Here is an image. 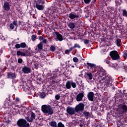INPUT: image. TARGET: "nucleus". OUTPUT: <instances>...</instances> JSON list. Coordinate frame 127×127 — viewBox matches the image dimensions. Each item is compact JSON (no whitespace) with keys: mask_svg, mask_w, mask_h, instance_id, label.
I'll return each instance as SVG.
<instances>
[{"mask_svg":"<svg viewBox=\"0 0 127 127\" xmlns=\"http://www.w3.org/2000/svg\"><path fill=\"white\" fill-rule=\"evenodd\" d=\"M98 71L100 77L102 78L101 79L99 80V83H100V84H104V86L107 88L109 87V86H112V83H111L112 79L110 77L106 75L107 71L101 66L98 67Z\"/></svg>","mask_w":127,"mask_h":127,"instance_id":"1","label":"nucleus"},{"mask_svg":"<svg viewBox=\"0 0 127 127\" xmlns=\"http://www.w3.org/2000/svg\"><path fill=\"white\" fill-rule=\"evenodd\" d=\"M36 115L33 112H31V117L27 116L25 117V119L21 118L17 122V126L18 127H30V124L28 123H33L34 120H35Z\"/></svg>","mask_w":127,"mask_h":127,"instance_id":"2","label":"nucleus"},{"mask_svg":"<svg viewBox=\"0 0 127 127\" xmlns=\"http://www.w3.org/2000/svg\"><path fill=\"white\" fill-rule=\"evenodd\" d=\"M41 111L44 114H47L48 116H51V115L54 114L53 110H52V108H51V106L49 105H42L41 107Z\"/></svg>","mask_w":127,"mask_h":127,"instance_id":"3","label":"nucleus"},{"mask_svg":"<svg viewBox=\"0 0 127 127\" xmlns=\"http://www.w3.org/2000/svg\"><path fill=\"white\" fill-rule=\"evenodd\" d=\"M110 56L112 60H119L120 59V55L117 51H112L110 53Z\"/></svg>","mask_w":127,"mask_h":127,"instance_id":"4","label":"nucleus"},{"mask_svg":"<svg viewBox=\"0 0 127 127\" xmlns=\"http://www.w3.org/2000/svg\"><path fill=\"white\" fill-rule=\"evenodd\" d=\"M84 108H85V105L84 103H80L75 107L76 113H78L79 112H83V111H84Z\"/></svg>","mask_w":127,"mask_h":127,"instance_id":"5","label":"nucleus"},{"mask_svg":"<svg viewBox=\"0 0 127 127\" xmlns=\"http://www.w3.org/2000/svg\"><path fill=\"white\" fill-rule=\"evenodd\" d=\"M26 53H28V50L26 49H22L21 51H18L17 52V56H21L22 57H26Z\"/></svg>","mask_w":127,"mask_h":127,"instance_id":"6","label":"nucleus"},{"mask_svg":"<svg viewBox=\"0 0 127 127\" xmlns=\"http://www.w3.org/2000/svg\"><path fill=\"white\" fill-rule=\"evenodd\" d=\"M66 112L68 115L73 116V115H75V114H76V109L72 107H67L66 108Z\"/></svg>","mask_w":127,"mask_h":127,"instance_id":"7","label":"nucleus"},{"mask_svg":"<svg viewBox=\"0 0 127 127\" xmlns=\"http://www.w3.org/2000/svg\"><path fill=\"white\" fill-rule=\"evenodd\" d=\"M83 66L87 67V69H95L96 68V64L90 63H84Z\"/></svg>","mask_w":127,"mask_h":127,"instance_id":"8","label":"nucleus"},{"mask_svg":"<svg viewBox=\"0 0 127 127\" xmlns=\"http://www.w3.org/2000/svg\"><path fill=\"white\" fill-rule=\"evenodd\" d=\"M94 92H89L87 94V98L89 101H90V102H93L94 101V103H96V102H98L97 100H94Z\"/></svg>","mask_w":127,"mask_h":127,"instance_id":"9","label":"nucleus"},{"mask_svg":"<svg viewBox=\"0 0 127 127\" xmlns=\"http://www.w3.org/2000/svg\"><path fill=\"white\" fill-rule=\"evenodd\" d=\"M121 104H126L127 101V95L126 93H122L121 99H119Z\"/></svg>","mask_w":127,"mask_h":127,"instance_id":"10","label":"nucleus"},{"mask_svg":"<svg viewBox=\"0 0 127 127\" xmlns=\"http://www.w3.org/2000/svg\"><path fill=\"white\" fill-rule=\"evenodd\" d=\"M15 47L16 49H19V48H25L26 47H27V45H26L25 42H23L20 44H16L15 45Z\"/></svg>","mask_w":127,"mask_h":127,"instance_id":"11","label":"nucleus"},{"mask_svg":"<svg viewBox=\"0 0 127 127\" xmlns=\"http://www.w3.org/2000/svg\"><path fill=\"white\" fill-rule=\"evenodd\" d=\"M59 76H60V75H54L53 76H52L53 80H52V82L53 83V84H55L56 83H59V82H60V81H61V79H60V78H59Z\"/></svg>","mask_w":127,"mask_h":127,"instance_id":"12","label":"nucleus"},{"mask_svg":"<svg viewBox=\"0 0 127 127\" xmlns=\"http://www.w3.org/2000/svg\"><path fill=\"white\" fill-rule=\"evenodd\" d=\"M22 71L24 74H29L31 72V68L27 66H24L22 67Z\"/></svg>","mask_w":127,"mask_h":127,"instance_id":"13","label":"nucleus"},{"mask_svg":"<svg viewBox=\"0 0 127 127\" xmlns=\"http://www.w3.org/2000/svg\"><path fill=\"white\" fill-rule=\"evenodd\" d=\"M14 26H16L15 31L16 30V29L17 28V26H18V24H17V21L15 20L13 21L12 23H11L9 25V28L11 30L14 29Z\"/></svg>","mask_w":127,"mask_h":127,"instance_id":"14","label":"nucleus"},{"mask_svg":"<svg viewBox=\"0 0 127 127\" xmlns=\"http://www.w3.org/2000/svg\"><path fill=\"white\" fill-rule=\"evenodd\" d=\"M3 8L4 10L6 11H8L10 10V6H9V2L5 1L4 2V5H3Z\"/></svg>","mask_w":127,"mask_h":127,"instance_id":"15","label":"nucleus"},{"mask_svg":"<svg viewBox=\"0 0 127 127\" xmlns=\"http://www.w3.org/2000/svg\"><path fill=\"white\" fill-rule=\"evenodd\" d=\"M7 78L8 79H15L16 78V74L14 72H7Z\"/></svg>","mask_w":127,"mask_h":127,"instance_id":"16","label":"nucleus"},{"mask_svg":"<svg viewBox=\"0 0 127 127\" xmlns=\"http://www.w3.org/2000/svg\"><path fill=\"white\" fill-rule=\"evenodd\" d=\"M83 98H84V93L82 92H80L76 96V101L77 102H81V101H83Z\"/></svg>","mask_w":127,"mask_h":127,"instance_id":"17","label":"nucleus"},{"mask_svg":"<svg viewBox=\"0 0 127 127\" xmlns=\"http://www.w3.org/2000/svg\"><path fill=\"white\" fill-rule=\"evenodd\" d=\"M123 92L122 90H119L116 93L115 98V99H122Z\"/></svg>","mask_w":127,"mask_h":127,"instance_id":"18","label":"nucleus"},{"mask_svg":"<svg viewBox=\"0 0 127 127\" xmlns=\"http://www.w3.org/2000/svg\"><path fill=\"white\" fill-rule=\"evenodd\" d=\"M68 17H69L70 19H75V18H78L79 16L78 15H76V13L71 12L69 14Z\"/></svg>","mask_w":127,"mask_h":127,"instance_id":"19","label":"nucleus"},{"mask_svg":"<svg viewBox=\"0 0 127 127\" xmlns=\"http://www.w3.org/2000/svg\"><path fill=\"white\" fill-rule=\"evenodd\" d=\"M55 34L56 35L57 39L59 41H63V36L61 35V34L59 33L58 32H55Z\"/></svg>","mask_w":127,"mask_h":127,"instance_id":"20","label":"nucleus"},{"mask_svg":"<svg viewBox=\"0 0 127 127\" xmlns=\"http://www.w3.org/2000/svg\"><path fill=\"white\" fill-rule=\"evenodd\" d=\"M123 104V105H122L121 106V111H122L124 114H126L127 112V105L125 104Z\"/></svg>","mask_w":127,"mask_h":127,"instance_id":"21","label":"nucleus"},{"mask_svg":"<svg viewBox=\"0 0 127 127\" xmlns=\"http://www.w3.org/2000/svg\"><path fill=\"white\" fill-rule=\"evenodd\" d=\"M36 7L39 10H43L44 9V6H43V5L39 4L38 3L36 4Z\"/></svg>","mask_w":127,"mask_h":127,"instance_id":"22","label":"nucleus"},{"mask_svg":"<svg viewBox=\"0 0 127 127\" xmlns=\"http://www.w3.org/2000/svg\"><path fill=\"white\" fill-rule=\"evenodd\" d=\"M85 75L87 76V79L89 80H92L93 79V74L91 72H85Z\"/></svg>","mask_w":127,"mask_h":127,"instance_id":"23","label":"nucleus"},{"mask_svg":"<svg viewBox=\"0 0 127 127\" xmlns=\"http://www.w3.org/2000/svg\"><path fill=\"white\" fill-rule=\"evenodd\" d=\"M104 63H106V64H108V65H109V66H110L111 67H112V66H114V64L111 63V61H110V60L108 58H107L105 60H104Z\"/></svg>","mask_w":127,"mask_h":127,"instance_id":"24","label":"nucleus"},{"mask_svg":"<svg viewBox=\"0 0 127 127\" xmlns=\"http://www.w3.org/2000/svg\"><path fill=\"white\" fill-rule=\"evenodd\" d=\"M8 100L7 101V105L8 107H11L12 106H13V105H14V103H13L12 101H10L9 96L8 97Z\"/></svg>","mask_w":127,"mask_h":127,"instance_id":"25","label":"nucleus"},{"mask_svg":"<svg viewBox=\"0 0 127 127\" xmlns=\"http://www.w3.org/2000/svg\"><path fill=\"white\" fill-rule=\"evenodd\" d=\"M49 125H50V126H51V127H57V123H56V122H55L54 121L50 122Z\"/></svg>","mask_w":127,"mask_h":127,"instance_id":"26","label":"nucleus"},{"mask_svg":"<svg viewBox=\"0 0 127 127\" xmlns=\"http://www.w3.org/2000/svg\"><path fill=\"white\" fill-rule=\"evenodd\" d=\"M108 10L110 12V13H115L116 11H117V9L114 7H109Z\"/></svg>","mask_w":127,"mask_h":127,"instance_id":"27","label":"nucleus"},{"mask_svg":"<svg viewBox=\"0 0 127 127\" xmlns=\"http://www.w3.org/2000/svg\"><path fill=\"white\" fill-rule=\"evenodd\" d=\"M119 124H120V127H125L124 126H127V120H124V121L121 122L119 121Z\"/></svg>","mask_w":127,"mask_h":127,"instance_id":"28","label":"nucleus"},{"mask_svg":"<svg viewBox=\"0 0 127 127\" xmlns=\"http://www.w3.org/2000/svg\"><path fill=\"white\" fill-rule=\"evenodd\" d=\"M65 88L66 89H70L71 88V80H68L66 82Z\"/></svg>","mask_w":127,"mask_h":127,"instance_id":"29","label":"nucleus"},{"mask_svg":"<svg viewBox=\"0 0 127 127\" xmlns=\"http://www.w3.org/2000/svg\"><path fill=\"white\" fill-rule=\"evenodd\" d=\"M68 27L70 28L71 29H74L75 28V23L74 22H70L68 24Z\"/></svg>","mask_w":127,"mask_h":127,"instance_id":"30","label":"nucleus"},{"mask_svg":"<svg viewBox=\"0 0 127 127\" xmlns=\"http://www.w3.org/2000/svg\"><path fill=\"white\" fill-rule=\"evenodd\" d=\"M83 115L84 117H85V118L88 119V118H89V117L90 116V113L89 112L84 111L83 113Z\"/></svg>","mask_w":127,"mask_h":127,"instance_id":"31","label":"nucleus"},{"mask_svg":"<svg viewBox=\"0 0 127 127\" xmlns=\"http://www.w3.org/2000/svg\"><path fill=\"white\" fill-rule=\"evenodd\" d=\"M37 47H38V50H42L43 49V44L40 43L37 45Z\"/></svg>","mask_w":127,"mask_h":127,"instance_id":"32","label":"nucleus"},{"mask_svg":"<svg viewBox=\"0 0 127 127\" xmlns=\"http://www.w3.org/2000/svg\"><path fill=\"white\" fill-rule=\"evenodd\" d=\"M121 65H123L121 68L124 70L125 72H127V66L125 65V64H123V63H121L120 64Z\"/></svg>","mask_w":127,"mask_h":127,"instance_id":"33","label":"nucleus"},{"mask_svg":"<svg viewBox=\"0 0 127 127\" xmlns=\"http://www.w3.org/2000/svg\"><path fill=\"white\" fill-rule=\"evenodd\" d=\"M55 74H54V75H58V76H60L61 75V72L59 71V69L58 68L55 69Z\"/></svg>","mask_w":127,"mask_h":127,"instance_id":"34","label":"nucleus"},{"mask_svg":"<svg viewBox=\"0 0 127 127\" xmlns=\"http://www.w3.org/2000/svg\"><path fill=\"white\" fill-rule=\"evenodd\" d=\"M73 49H75V48H81V46H80V45L78 43H76L74 44V46L71 47Z\"/></svg>","mask_w":127,"mask_h":127,"instance_id":"35","label":"nucleus"},{"mask_svg":"<svg viewBox=\"0 0 127 127\" xmlns=\"http://www.w3.org/2000/svg\"><path fill=\"white\" fill-rule=\"evenodd\" d=\"M71 82V87H72L73 89H75L76 87H77V85L75 82H74L73 81L70 80Z\"/></svg>","mask_w":127,"mask_h":127,"instance_id":"36","label":"nucleus"},{"mask_svg":"<svg viewBox=\"0 0 127 127\" xmlns=\"http://www.w3.org/2000/svg\"><path fill=\"white\" fill-rule=\"evenodd\" d=\"M45 97H46V94L45 92H42L40 94V98H41V99H44Z\"/></svg>","mask_w":127,"mask_h":127,"instance_id":"37","label":"nucleus"},{"mask_svg":"<svg viewBox=\"0 0 127 127\" xmlns=\"http://www.w3.org/2000/svg\"><path fill=\"white\" fill-rule=\"evenodd\" d=\"M31 37L32 41H35L37 39V36L36 35H32Z\"/></svg>","mask_w":127,"mask_h":127,"instance_id":"38","label":"nucleus"},{"mask_svg":"<svg viewBox=\"0 0 127 127\" xmlns=\"http://www.w3.org/2000/svg\"><path fill=\"white\" fill-rule=\"evenodd\" d=\"M50 50L52 51V52H54V51L56 50V47H55V46L54 45L51 46Z\"/></svg>","mask_w":127,"mask_h":127,"instance_id":"39","label":"nucleus"},{"mask_svg":"<svg viewBox=\"0 0 127 127\" xmlns=\"http://www.w3.org/2000/svg\"><path fill=\"white\" fill-rule=\"evenodd\" d=\"M83 42L86 45L90 44V41L87 39H83Z\"/></svg>","mask_w":127,"mask_h":127,"instance_id":"40","label":"nucleus"},{"mask_svg":"<svg viewBox=\"0 0 127 127\" xmlns=\"http://www.w3.org/2000/svg\"><path fill=\"white\" fill-rule=\"evenodd\" d=\"M54 12H55V11L54 10H52V9H48V13L49 14H53V13H54Z\"/></svg>","mask_w":127,"mask_h":127,"instance_id":"41","label":"nucleus"},{"mask_svg":"<svg viewBox=\"0 0 127 127\" xmlns=\"http://www.w3.org/2000/svg\"><path fill=\"white\" fill-rule=\"evenodd\" d=\"M122 42V40L120 39H117V46H121V43Z\"/></svg>","mask_w":127,"mask_h":127,"instance_id":"42","label":"nucleus"},{"mask_svg":"<svg viewBox=\"0 0 127 127\" xmlns=\"http://www.w3.org/2000/svg\"><path fill=\"white\" fill-rule=\"evenodd\" d=\"M123 16L127 17V11L126 9L123 10Z\"/></svg>","mask_w":127,"mask_h":127,"instance_id":"43","label":"nucleus"},{"mask_svg":"<svg viewBox=\"0 0 127 127\" xmlns=\"http://www.w3.org/2000/svg\"><path fill=\"white\" fill-rule=\"evenodd\" d=\"M80 83V84H79V81H76V84L77 85H78V86H80V87H83V86H84V84H83V81H79Z\"/></svg>","mask_w":127,"mask_h":127,"instance_id":"44","label":"nucleus"},{"mask_svg":"<svg viewBox=\"0 0 127 127\" xmlns=\"http://www.w3.org/2000/svg\"><path fill=\"white\" fill-rule=\"evenodd\" d=\"M73 61L75 63H77V62H79V59L77 57H74L73 58Z\"/></svg>","mask_w":127,"mask_h":127,"instance_id":"45","label":"nucleus"},{"mask_svg":"<svg viewBox=\"0 0 127 127\" xmlns=\"http://www.w3.org/2000/svg\"><path fill=\"white\" fill-rule=\"evenodd\" d=\"M73 50L72 48H70L69 50H65V53L66 54H68V53H70V52H71V51H72Z\"/></svg>","mask_w":127,"mask_h":127,"instance_id":"46","label":"nucleus"},{"mask_svg":"<svg viewBox=\"0 0 127 127\" xmlns=\"http://www.w3.org/2000/svg\"><path fill=\"white\" fill-rule=\"evenodd\" d=\"M42 40L43 41L40 42V43H41L42 44H43V43H44V44H46V43H47V39H43Z\"/></svg>","mask_w":127,"mask_h":127,"instance_id":"47","label":"nucleus"},{"mask_svg":"<svg viewBox=\"0 0 127 127\" xmlns=\"http://www.w3.org/2000/svg\"><path fill=\"white\" fill-rule=\"evenodd\" d=\"M17 62L19 64H21L23 62V60L21 58H19L18 59Z\"/></svg>","mask_w":127,"mask_h":127,"instance_id":"48","label":"nucleus"},{"mask_svg":"<svg viewBox=\"0 0 127 127\" xmlns=\"http://www.w3.org/2000/svg\"><path fill=\"white\" fill-rule=\"evenodd\" d=\"M84 1V3L86 4H89V3H90V2H91V0H83Z\"/></svg>","mask_w":127,"mask_h":127,"instance_id":"49","label":"nucleus"},{"mask_svg":"<svg viewBox=\"0 0 127 127\" xmlns=\"http://www.w3.org/2000/svg\"><path fill=\"white\" fill-rule=\"evenodd\" d=\"M123 56H124V58L125 59H127V51H126V52H125V51L124 52Z\"/></svg>","mask_w":127,"mask_h":127,"instance_id":"50","label":"nucleus"},{"mask_svg":"<svg viewBox=\"0 0 127 127\" xmlns=\"http://www.w3.org/2000/svg\"><path fill=\"white\" fill-rule=\"evenodd\" d=\"M55 99H56V100H60V95H56Z\"/></svg>","mask_w":127,"mask_h":127,"instance_id":"51","label":"nucleus"},{"mask_svg":"<svg viewBox=\"0 0 127 127\" xmlns=\"http://www.w3.org/2000/svg\"><path fill=\"white\" fill-rule=\"evenodd\" d=\"M19 101H20V99L18 97H16L15 99L16 103H19Z\"/></svg>","mask_w":127,"mask_h":127,"instance_id":"52","label":"nucleus"},{"mask_svg":"<svg viewBox=\"0 0 127 127\" xmlns=\"http://www.w3.org/2000/svg\"><path fill=\"white\" fill-rule=\"evenodd\" d=\"M64 64L62 63H61V66H62V67H63L64 68V67H66V66H67V64H66L65 66H64Z\"/></svg>","mask_w":127,"mask_h":127,"instance_id":"53","label":"nucleus"},{"mask_svg":"<svg viewBox=\"0 0 127 127\" xmlns=\"http://www.w3.org/2000/svg\"><path fill=\"white\" fill-rule=\"evenodd\" d=\"M39 40H40V41H41V40L44 39L43 36H39Z\"/></svg>","mask_w":127,"mask_h":127,"instance_id":"54","label":"nucleus"},{"mask_svg":"<svg viewBox=\"0 0 127 127\" xmlns=\"http://www.w3.org/2000/svg\"><path fill=\"white\" fill-rule=\"evenodd\" d=\"M17 10L18 11V12H19L20 14H22V11L21 10L18 9H17Z\"/></svg>","mask_w":127,"mask_h":127,"instance_id":"55","label":"nucleus"},{"mask_svg":"<svg viewBox=\"0 0 127 127\" xmlns=\"http://www.w3.org/2000/svg\"><path fill=\"white\" fill-rule=\"evenodd\" d=\"M115 3H116V4H118L119 5H120V4H121V3H120V1H116Z\"/></svg>","mask_w":127,"mask_h":127,"instance_id":"56","label":"nucleus"},{"mask_svg":"<svg viewBox=\"0 0 127 127\" xmlns=\"http://www.w3.org/2000/svg\"><path fill=\"white\" fill-rule=\"evenodd\" d=\"M34 66L35 68H38V64L36 63L34 64Z\"/></svg>","mask_w":127,"mask_h":127,"instance_id":"57","label":"nucleus"},{"mask_svg":"<svg viewBox=\"0 0 127 127\" xmlns=\"http://www.w3.org/2000/svg\"><path fill=\"white\" fill-rule=\"evenodd\" d=\"M21 24V21H19V22H18V25H19V26H20Z\"/></svg>","mask_w":127,"mask_h":127,"instance_id":"58","label":"nucleus"},{"mask_svg":"<svg viewBox=\"0 0 127 127\" xmlns=\"http://www.w3.org/2000/svg\"><path fill=\"white\" fill-rule=\"evenodd\" d=\"M42 2V0H39L38 3L40 4Z\"/></svg>","mask_w":127,"mask_h":127,"instance_id":"59","label":"nucleus"},{"mask_svg":"<svg viewBox=\"0 0 127 127\" xmlns=\"http://www.w3.org/2000/svg\"><path fill=\"white\" fill-rule=\"evenodd\" d=\"M42 4H44V3H45V1H44V0L42 1Z\"/></svg>","mask_w":127,"mask_h":127,"instance_id":"60","label":"nucleus"},{"mask_svg":"<svg viewBox=\"0 0 127 127\" xmlns=\"http://www.w3.org/2000/svg\"><path fill=\"white\" fill-rule=\"evenodd\" d=\"M79 127H83V125H82L81 123H80V124H79Z\"/></svg>","mask_w":127,"mask_h":127,"instance_id":"61","label":"nucleus"},{"mask_svg":"<svg viewBox=\"0 0 127 127\" xmlns=\"http://www.w3.org/2000/svg\"><path fill=\"white\" fill-rule=\"evenodd\" d=\"M71 68H75V65H71Z\"/></svg>","mask_w":127,"mask_h":127,"instance_id":"62","label":"nucleus"},{"mask_svg":"<svg viewBox=\"0 0 127 127\" xmlns=\"http://www.w3.org/2000/svg\"><path fill=\"white\" fill-rule=\"evenodd\" d=\"M79 76L80 77H83V74H80V75H79Z\"/></svg>","mask_w":127,"mask_h":127,"instance_id":"63","label":"nucleus"},{"mask_svg":"<svg viewBox=\"0 0 127 127\" xmlns=\"http://www.w3.org/2000/svg\"><path fill=\"white\" fill-rule=\"evenodd\" d=\"M40 33H41V32H40V31H38V34H40Z\"/></svg>","mask_w":127,"mask_h":127,"instance_id":"64","label":"nucleus"}]
</instances>
